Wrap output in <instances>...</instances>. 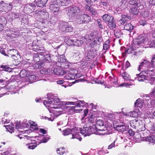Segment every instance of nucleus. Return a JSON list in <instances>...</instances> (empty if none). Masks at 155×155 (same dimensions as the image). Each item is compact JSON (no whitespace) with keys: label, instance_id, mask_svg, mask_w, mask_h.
<instances>
[{"label":"nucleus","instance_id":"13","mask_svg":"<svg viewBox=\"0 0 155 155\" xmlns=\"http://www.w3.org/2000/svg\"><path fill=\"white\" fill-rule=\"evenodd\" d=\"M85 9L90 13V15L92 16H95L97 14L96 9L88 5H86L84 7Z\"/></svg>","mask_w":155,"mask_h":155},{"label":"nucleus","instance_id":"9","mask_svg":"<svg viewBox=\"0 0 155 155\" xmlns=\"http://www.w3.org/2000/svg\"><path fill=\"white\" fill-rule=\"evenodd\" d=\"M56 1H51L49 6L50 10L53 12H57L59 10V5L57 4Z\"/></svg>","mask_w":155,"mask_h":155},{"label":"nucleus","instance_id":"30","mask_svg":"<svg viewBox=\"0 0 155 155\" xmlns=\"http://www.w3.org/2000/svg\"><path fill=\"white\" fill-rule=\"evenodd\" d=\"M17 137H18L20 139L22 140L25 142H28V140H30L31 138L28 136L23 135L20 134L17 135Z\"/></svg>","mask_w":155,"mask_h":155},{"label":"nucleus","instance_id":"47","mask_svg":"<svg viewBox=\"0 0 155 155\" xmlns=\"http://www.w3.org/2000/svg\"><path fill=\"white\" fill-rule=\"evenodd\" d=\"M134 138L136 141H138L141 138V136L138 132H136L135 134L134 135Z\"/></svg>","mask_w":155,"mask_h":155},{"label":"nucleus","instance_id":"16","mask_svg":"<svg viewBox=\"0 0 155 155\" xmlns=\"http://www.w3.org/2000/svg\"><path fill=\"white\" fill-rule=\"evenodd\" d=\"M37 13L40 15L43 18H47L48 17V14L45 10L42 9L38 11Z\"/></svg>","mask_w":155,"mask_h":155},{"label":"nucleus","instance_id":"62","mask_svg":"<svg viewBox=\"0 0 155 155\" xmlns=\"http://www.w3.org/2000/svg\"><path fill=\"white\" fill-rule=\"evenodd\" d=\"M150 96L155 95V87L152 90L151 93L150 94Z\"/></svg>","mask_w":155,"mask_h":155},{"label":"nucleus","instance_id":"15","mask_svg":"<svg viewBox=\"0 0 155 155\" xmlns=\"http://www.w3.org/2000/svg\"><path fill=\"white\" fill-rule=\"evenodd\" d=\"M15 54L17 55L18 57L20 56V54L18 51L15 49H12L8 51V54H6V55L8 56H15Z\"/></svg>","mask_w":155,"mask_h":155},{"label":"nucleus","instance_id":"52","mask_svg":"<svg viewBox=\"0 0 155 155\" xmlns=\"http://www.w3.org/2000/svg\"><path fill=\"white\" fill-rule=\"evenodd\" d=\"M133 84L131 83H124L119 85L120 87H127L130 86H132Z\"/></svg>","mask_w":155,"mask_h":155},{"label":"nucleus","instance_id":"40","mask_svg":"<svg viewBox=\"0 0 155 155\" xmlns=\"http://www.w3.org/2000/svg\"><path fill=\"white\" fill-rule=\"evenodd\" d=\"M26 144L27 146H28V148L29 149H33L37 146V144L35 143H28Z\"/></svg>","mask_w":155,"mask_h":155},{"label":"nucleus","instance_id":"38","mask_svg":"<svg viewBox=\"0 0 155 155\" xmlns=\"http://www.w3.org/2000/svg\"><path fill=\"white\" fill-rule=\"evenodd\" d=\"M51 55L50 54H46L45 56V58L44 59L45 62H52V60L51 59Z\"/></svg>","mask_w":155,"mask_h":155},{"label":"nucleus","instance_id":"37","mask_svg":"<svg viewBox=\"0 0 155 155\" xmlns=\"http://www.w3.org/2000/svg\"><path fill=\"white\" fill-rule=\"evenodd\" d=\"M57 151L58 154L60 155H63L65 153V148L64 147H61L60 149H57Z\"/></svg>","mask_w":155,"mask_h":155},{"label":"nucleus","instance_id":"10","mask_svg":"<svg viewBox=\"0 0 155 155\" xmlns=\"http://www.w3.org/2000/svg\"><path fill=\"white\" fill-rule=\"evenodd\" d=\"M35 3H34L31 4H27L25 5L24 8V10L28 13L35 10Z\"/></svg>","mask_w":155,"mask_h":155},{"label":"nucleus","instance_id":"49","mask_svg":"<svg viewBox=\"0 0 155 155\" xmlns=\"http://www.w3.org/2000/svg\"><path fill=\"white\" fill-rule=\"evenodd\" d=\"M104 125V123L102 120H97L96 122L95 126L96 127L99 126H101Z\"/></svg>","mask_w":155,"mask_h":155},{"label":"nucleus","instance_id":"33","mask_svg":"<svg viewBox=\"0 0 155 155\" xmlns=\"http://www.w3.org/2000/svg\"><path fill=\"white\" fill-rule=\"evenodd\" d=\"M133 28L134 27L130 23L126 24L124 25V29L123 30H126L130 32L133 29Z\"/></svg>","mask_w":155,"mask_h":155},{"label":"nucleus","instance_id":"55","mask_svg":"<svg viewBox=\"0 0 155 155\" xmlns=\"http://www.w3.org/2000/svg\"><path fill=\"white\" fill-rule=\"evenodd\" d=\"M74 40L71 39H68L67 41L68 43L70 44V45H74Z\"/></svg>","mask_w":155,"mask_h":155},{"label":"nucleus","instance_id":"24","mask_svg":"<svg viewBox=\"0 0 155 155\" xmlns=\"http://www.w3.org/2000/svg\"><path fill=\"white\" fill-rule=\"evenodd\" d=\"M95 54L94 53L93 49L89 51L86 57V60L87 61H89L90 60H91L95 57Z\"/></svg>","mask_w":155,"mask_h":155},{"label":"nucleus","instance_id":"50","mask_svg":"<svg viewBox=\"0 0 155 155\" xmlns=\"http://www.w3.org/2000/svg\"><path fill=\"white\" fill-rule=\"evenodd\" d=\"M80 52L78 51H75L74 53L73 56L75 58H80Z\"/></svg>","mask_w":155,"mask_h":155},{"label":"nucleus","instance_id":"18","mask_svg":"<svg viewBox=\"0 0 155 155\" xmlns=\"http://www.w3.org/2000/svg\"><path fill=\"white\" fill-rule=\"evenodd\" d=\"M43 104L46 107H49V108L51 107L50 106L49 104H52L53 105L54 104L51 97V95L50 97H48L47 99L44 101Z\"/></svg>","mask_w":155,"mask_h":155},{"label":"nucleus","instance_id":"12","mask_svg":"<svg viewBox=\"0 0 155 155\" xmlns=\"http://www.w3.org/2000/svg\"><path fill=\"white\" fill-rule=\"evenodd\" d=\"M60 76H62L64 74L66 73V72L64 69H62L61 68L54 69L52 70V73Z\"/></svg>","mask_w":155,"mask_h":155},{"label":"nucleus","instance_id":"21","mask_svg":"<svg viewBox=\"0 0 155 155\" xmlns=\"http://www.w3.org/2000/svg\"><path fill=\"white\" fill-rule=\"evenodd\" d=\"M66 59L64 58L63 55L59 56L58 57L57 61L56 62V65L60 67L61 65V64H63L64 62L66 61Z\"/></svg>","mask_w":155,"mask_h":155},{"label":"nucleus","instance_id":"34","mask_svg":"<svg viewBox=\"0 0 155 155\" xmlns=\"http://www.w3.org/2000/svg\"><path fill=\"white\" fill-rule=\"evenodd\" d=\"M143 102L140 99H137L134 103L135 107L140 108L142 107L143 106Z\"/></svg>","mask_w":155,"mask_h":155},{"label":"nucleus","instance_id":"63","mask_svg":"<svg viewBox=\"0 0 155 155\" xmlns=\"http://www.w3.org/2000/svg\"><path fill=\"white\" fill-rule=\"evenodd\" d=\"M150 4L153 5H155V0H149Z\"/></svg>","mask_w":155,"mask_h":155},{"label":"nucleus","instance_id":"25","mask_svg":"<svg viewBox=\"0 0 155 155\" xmlns=\"http://www.w3.org/2000/svg\"><path fill=\"white\" fill-rule=\"evenodd\" d=\"M56 1L62 6H67L71 3L70 0H57Z\"/></svg>","mask_w":155,"mask_h":155},{"label":"nucleus","instance_id":"41","mask_svg":"<svg viewBox=\"0 0 155 155\" xmlns=\"http://www.w3.org/2000/svg\"><path fill=\"white\" fill-rule=\"evenodd\" d=\"M28 81L30 82V83H32L33 82H35V80L36 76L35 75H32L29 76L28 77Z\"/></svg>","mask_w":155,"mask_h":155},{"label":"nucleus","instance_id":"28","mask_svg":"<svg viewBox=\"0 0 155 155\" xmlns=\"http://www.w3.org/2000/svg\"><path fill=\"white\" fill-rule=\"evenodd\" d=\"M97 117H94V115H92L91 116V118L89 120V121L90 122L93 124V125L92 127H87L86 126H84V127L82 128H83L84 126L87 127H93V126H95H95L96 122L97 121Z\"/></svg>","mask_w":155,"mask_h":155},{"label":"nucleus","instance_id":"32","mask_svg":"<svg viewBox=\"0 0 155 155\" xmlns=\"http://www.w3.org/2000/svg\"><path fill=\"white\" fill-rule=\"evenodd\" d=\"M146 141H148L151 143H154L155 142V135H151L149 137H145Z\"/></svg>","mask_w":155,"mask_h":155},{"label":"nucleus","instance_id":"5","mask_svg":"<svg viewBox=\"0 0 155 155\" xmlns=\"http://www.w3.org/2000/svg\"><path fill=\"white\" fill-rule=\"evenodd\" d=\"M88 40L91 41L89 46L91 48H93L98 45L102 41L103 39L101 37H97V36L93 33H91L88 35Z\"/></svg>","mask_w":155,"mask_h":155},{"label":"nucleus","instance_id":"31","mask_svg":"<svg viewBox=\"0 0 155 155\" xmlns=\"http://www.w3.org/2000/svg\"><path fill=\"white\" fill-rule=\"evenodd\" d=\"M129 12L130 13L134 15H136L138 14L139 12V9H138V6H136L134 7H132L130 10Z\"/></svg>","mask_w":155,"mask_h":155},{"label":"nucleus","instance_id":"64","mask_svg":"<svg viewBox=\"0 0 155 155\" xmlns=\"http://www.w3.org/2000/svg\"><path fill=\"white\" fill-rule=\"evenodd\" d=\"M109 47V45L107 44H104L103 46V49L104 50H106Z\"/></svg>","mask_w":155,"mask_h":155},{"label":"nucleus","instance_id":"36","mask_svg":"<svg viewBox=\"0 0 155 155\" xmlns=\"http://www.w3.org/2000/svg\"><path fill=\"white\" fill-rule=\"evenodd\" d=\"M51 97L53 101V103H54V104L55 103H60V104L63 106V105L61 103L62 101H60L59 99L58 98H56V97H54V95H51Z\"/></svg>","mask_w":155,"mask_h":155},{"label":"nucleus","instance_id":"56","mask_svg":"<svg viewBox=\"0 0 155 155\" xmlns=\"http://www.w3.org/2000/svg\"><path fill=\"white\" fill-rule=\"evenodd\" d=\"M12 19L18 18L19 15L18 13H12Z\"/></svg>","mask_w":155,"mask_h":155},{"label":"nucleus","instance_id":"45","mask_svg":"<svg viewBox=\"0 0 155 155\" xmlns=\"http://www.w3.org/2000/svg\"><path fill=\"white\" fill-rule=\"evenodd\" d=\"M69 65L68 62L66 60V61L64 62L60 67L64 68H69Z\"/></svg>","mask_w":155,"mask_h":155},{"label":"nucleus","instance_id":"23","mask_svg":"<svg viewBox=\"0 0 155 155\" xmlns=\"http://www.w3.org/2000/svg\"><path fill=\"white\" fill-rule=\"evenodd\" d=\"M129 16L124 15H122V17L118 21V22L120 25H123L126 22L127 19L129 18Z\"/></svg>","mask_w":155,"mask_h":155},{"label":"nucleus","instance_id":"14","mask_svg":"<svg viewBox=\"0 0 155 155\" xmlns=\"http://www.w3.org/2000/svg\"><path fill=\"white\" fill-rule=\"evenodd\" d=\"M48 0H35L34 3L38 7H42L46 4Z\"/></svg>","mask_w":155,"mask_h":155},{"label":"nucleus","instance_id":"29","mask_svg":"<svg viewBox=\"0 0 155 155\" xmlns=\"http://www.w3.org/2000/svg\"><path fill=\"white\" fill-rule=\"evenodd\" d=\"M120 74L125 81H129L130 80L131 78L129 74L126 72H120Z\"/></svg>","mask_w":155,"mask_h":155},{"label":"nucleus","instance_id":"44","mask_svg":"<svg viewBox=\"0 0 155 155\" xmlns=\"http://www.w3.org/2000/svg\"><path fill=\"white\" fill-rule=\"evenodd\" d=\"M61 103L63 105V106L69 104L77 106V102H75L64 101L61 102Z\"/></svg>","mask_w":155,"mask_h":155},{"label":"nucleus","instance_id":"27","mask_svg":"<svg viewBox=\"0 0 155 155\" xmlns=\"http://www.w3.org/2000/svg\"><path fill=\"white\" fill-rule=\"evenodd\" d=\"M107 25L108 28L111 30L113 29L116 27V24L114 18L108 22Z\"/></svg>","mask_w":155,"mask_h":155},{"label":"nucleus","instance_id":"6","mask_svg":"<svg viewBox=\"0 0 155 155\" xmlns=\"http://www.w3.org/2000/svg\"><path fill=\"white\" fill-rule=\"evenodd\" d=\"M130 126L135 129H137L140 131H142L145 130L142 121L137 119L132 120L130 122Z\"/></svg>","mask_w":155,"mask_h":155},{"label":"nucleus","instance_id":"46","mask_svg":"<svg viewBox=\"0 0 155 155\" xmlns=\"http://www.w3.org/2000/svg\"><path fill=\"white\" fill-rule=\"evenodd\" d=\"M129 4L132 5H134L136 6H138V2L135 0H131L129 1Z\"/></svg>","mask_w":155,"mask_h":155},{"label":"nucleus","instance_id":"57","mask_svg":"<svg viewBox=\"0 0 155 155\" xmlns=\"http://www.w3.org/2000/svg\"><path fill=\"white\" fill-rule=\"evenodd\" d=\"M147 23V21L144 20H141L139 21V23L140 25L143 26H144L145 25H146Z\"/></svg>","mask_w":155,"mask_h":155},{"label":"nucleus","instance_id":"53","mask_svg":"<svg viewBox=\"0 0 155 155\" xmlns=\"http://www.w3.org/2000/svg\"><path fill=\"white\" fill-rule=\"evenodd\" d=\"M146 97H144L143 98V101H147V103L148 102H150L151 101V99L150 98V97H148L146 96Z\"/></svg>","mask_w":155,"mask_h":155},{"label":"nucleus","instance_id":"48","mask_svg":"<svg viewBox=\"0 0 155 155\" xmlns=\"http://www.w3.org/2000/svg\"><path fill=\"white\" fill-rule=\"evenodd\" d=\"M75 77H76L75 76V74H69L68 75L66 76V78L68 80L75 79Z\"/></svg>","mask_w":155,"mask_h":155},{"label":"nucleus","instance_id":"20","mask_svg":"<svg viewBox=\"0 0 155 155\" xmlns=\"http://www.w3.org/2000/svg\"><path fill=\"white\" fill-rule=\"evenodd\" d=\"M121 125H117L114 127V128L120 132H122L126 130V127L123 123Z\"/></svg>","mask_w":155,"mask_h":155},{"label":"nucleus","instance_id":"3","mask_svg":"<svg viewBox=\"0 0 155 155\" xmlns=\"http://www.w3.org/2000/svg\"><path fill=\"white\" fill-rule=\"evenodd\" d=\"M154 68L155 64H153V62L152 61L151 63L147 60L144 59L139 65L138 70L139 71L142 70V72H144L146 74L151 75L152 74Z\"/></svg>","mask_w":155,"mask_h":155},{"label":"nucleus","instance_id":"1","mask_svg":"<svg viewBox=\"0 0 155 155\" xmlns=\"http://www.w3.org/2000/svg\"><path fill=\"white\" fill-rule=\"evenodd\" d=\"M68 15L70 18H73L77 16H79V20L80 23H87L91 20V16L85 14L84 10L81 9L80 6L73 5L68 9Z\"/></svg>","mask_w":155,"mask_h":155},{"label":"nucleus","instance_id":"39","mask_svg":"<svg viewBox=\"0 0 155 155\" xmlns=\"http://www.w3.org/2000/svg\"><path fill=\"white\" fill-rule=\"evenodd\" d=\"M123 35V32L119 29H116L114 31V35L117 38H119Z\"/></svg>","mask_w":155,"mask_h":155},{"label":"nucleus","instance_id":"51","mask_svg":"<svg viewBox=\"0 0 155 155\" xmlns=\"http://www.w3.org/2000/svg\"><path fill=\"white\" fill-rule=\"evenodd\" d=\"M1 68L4 69L3 70L8 72H11L12 71V69L9 67H7L6 66L2 65Z\"/></svg>","mask_w":155,"mask_h":155},{"label":"nucleus","instance_id":"60","mask_svg":"<svg viewBox=\"0 0 155 155\" xmlns=\"http://www.w3.org/2000/svg\"><path fill=\"white\" fill-rule=\"evenodd\" d=\"M49 139L48 137H44L42 140H41V142L46 143L48 141Z\"/></svg>","mask_w":155,"mask_h":155},{"label":"nucleus","instance_id":"17","mask_svg":"<svg viewBox=\"0 0 155 155\" xmlns=\"http://www.w3.org/2000/svg\"><path fill=\"white\" fill-rule=\"evenodd\" d=\"M2 6L3 11L5 12H8L12 9L13 5L12 3L9 4L4 3Z\"/></svg>","mask_w":155,"mask_h":155},{"label":"nucleus","instance_id":"22","mask_svg":"<svg viewBox=\"0 0 155 155\" xmlns=\"http://www.w3.org/2000/svg\"><path fill=\"white\" fill-rule=\"evenodd\" d=\"M102 18L105 22H108L109 21H111L114 18L110 15L106 14L102 16Z\"/></svg>","mask_w":155,"mask_h":155},{"label":"nucleus","instance_id":"42","mask_svg":"<svg viewBox=\"0 0 155 155\" xmlns=\"http://www.w3.org/2000/svg\"><path fill=\"white\" fill-rule=\"evenodd\" d=\"M74 45L78 46L82 45L83 43V41L80 40L76 39L74 40Z\"/></svg>","mask_w":155,"mask_h":155},{"label":"nucleus","instance_id":"7","mask_svg":"<svg viewBox=\"0 0 155 155\" xmlns=\"http://www.w3.org/2000/svg\"><path fill=\"white\" fill-rule=\"evenodd\" d=\"M50 107L48 108L49 110L50 113H52L55 117H57L61 114H63V109L61 107H59L58 106Z\"/></svg>","mask_w":155,"mask_h":155},{"label":"nucleus","instance_id":"11","mask_svg":"<svg viewBox=\"0 0 155 155\" xmlns=\"http://www.w3.org/2000/svg\"><path fill=\"white\" fill-rule=\"evenodd\" d=\"M61 29L63 32H71L72 31L73 28L70 25L65 23L62 25Z\"/></svg>","mask_w":155,"mask_h":155},{"label":"nucleus","instance_id":"61","mask_svg":"<svg viewBox=\"0 0 155 155\" xmlns=\"http://www.w3.org/2000/svg\"><path fill=\"white\" fill-rule=\"evenodd\" d=\"M115 146V141H114L111 144L108 146V149H111Z\"/></svg>","mask_w":155,"mask_h":155},{"label":"nucleus","instance_id":"4","mask_svg":"<svg viewBox=\"0 0 155 155\" xmlns=\"http://www.w3.org/2000/svg\"><path fill=\"white\" fill-rule=\"evenodd\" d=\"M148 39L140 35L138 36L136 38L134 39L133 41V45H132V48H129L127 50H125L126 53L130 54L132 53L136 48H138L142 44H146Z\"/></svg>","mask_w":155,"mask_h":155},{"label":"nucleus","instance_id":"8","mask_svg":"<svg viewBox=\"0 0 155 155\" xmlns=\"http://www.w3.org/2000/svg\"><path fill=\"white\" fill-rule=\"evenodd\" d=\"M77 129L76 127L72 128L71 129L70 128H67L64 130L63 132V134L64 135H67L70 134H72V139L77 138L76 137V135H75L74 134L77 133Z\"/></svg>","mask_w":155,"mask_h":155},{"label":"nucleus","instance_id":"43","mask_svg":"<svg viewBox=\"0 0 155 155\" xmlns=\"http://www.w3.org/2000/svg\"><path fill=\"white\" fill-rule=\"evenodd\" d=\"M20 76L21 78H25L26 77H27V71L25 70H22L20 73Z\"/></svg>","mask_w":155,"mask_h":155},{"label":"nucleus","instance_id":"54","mask_svg":"<svg viewBox=\"0 0 155 155\" xmlns=\"http://www.w3.org/2000/svg\"><path fill=\"white\" fill-rule=\"evenodd\" d=\"M85 103L84 101H77V106L80 107L81 106H83V104Z\"/></svg>","mask_w":155,"mask_h":155},{"label":"nucleus","instance_id":"58","mask_svg":"<svg viewBox=\"0 0 155 155\" xmlns=\"http://www.w3.org/2000/svg\"><path fill=\"white\" fill-rule=\"evenodd\" d=\"M128 133L129 134L130 136H133L135 134L134 131L131 129H129L127 130Z\"/></svg>","mask_w":155,"mask_h":155},{"label":"nucleus","instance_id":"59","mask_svg":"<svg viewBox=\"0 0 155 155\" xmlns=\"http://www.w3.org/2000/svg\"><path fill=\"white\" fill-rule=\"evenodd\" d=\"M0 52L2 54L6 56V54L5 53V51L0 46Z\"/></svg>","mask_w":155,"mask_h":155},{"label":"nucleus","instance_id":"26","mask_svg":"<svg viewBox=\"0 0 155 155\" xmlns=\"http://www.w3.org/2000/svg\"><path fill=\"white\" fill-rule=\"evenodd\" d=\"M40 72L42 74H52V70L48 68L43 69L41 70Z\"/></svg>","mask_w":155,"mask_h":155},{"label":"nucleus","instance_id":"19","mask_svg":"<svg viewBox=\"0 0 155 155\" xmlns=\"http://www.w3.org/2000/svg\"><path fill=\"white\" fill-rule=\"evenodd\" d=\"M142 73H140L139 74H137V75H138L139 77L138 78L137 80L139 81H145L146 80H148L149 78L146 75H143Z\"/></svg>","mask_w":155,"mask_h":155},{"label":"nucleus","instance_id":"35","mask_svg":"<svg viewBox=\"0 0 155 155\" xmlns=\"http://www.w3.org/2000/svg\"><path fill=\"white\" fill-rule=\"evenodd\" d=\"M138 111H139L138 109H136L133 111H130L128 115L133 117H137L138 116Z\"/></svg>","mask_w":155,"mask_h":155},{"label":"nucleus","instance_id":"2","mask_svg":"<svg viewBox=\"0 0 155 155\" xmlns=\"http://www.w3.org/2000/svg\"><path fill=\"white\" fill-rule=\"evenodd\" d=\"M80 131L81 134L85 136H89L91 134H96L99 135H104L109 134L107 128L105 127L103 129H97L95 126H93L92 127H87L84 126L83 128L80 129Z\"/></svg>","mask_w":155,"mask_h":155}]
</instances>
